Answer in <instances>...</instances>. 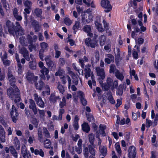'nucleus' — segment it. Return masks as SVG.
<instances>
[{"label": "nucleus", "instance_id": "f257e3e1", "mask_svg": "<svg viewBox=\"0 0 158 158\" xmlns=\"http://www.w3.org/2000/svg\"><path fill=\"white\" fill-rule=\"evenodd\" d=\"M15 24L16 26H15L13 23L8 20L6 22L5 25L4 26V27L5 29L7 28L9 33L13 35L15 34L16 36H18L24 35L23 30L19 23L16 22Z\"/></svg>", "mask_w": 158, "mask_h": 158}, {"label": "nucleus", "instance_id": "f03ea898", "mask_svg": "<svg viewBox=\"0 0 158 158\" xmlns=\"http://www.w3.org/2000/svg\"><path fill=\"white\" fill-rule=\"evenodd\" d=\"M7 95L9 98H14L15 102L17 104L18 102H20L21 98L19 96L20 92L18 88L13 89V88L10 87L7 90Z\"/></svg>", "mask_w": 158, "mask_h": 158}, {"label": "nucleus", "instance_id": "7ed1b4c3", "mask_svg": "<svg viewBox=\"0 0 158 158\" xmlns=\"http://www.w3.org/2000/svg\"><path fill=\"white\" fill-rule=\"evenodd\" d=\"M98 35L96 34H94L93 40L90 38H86L85 40V44L88 47L94 48L97 44L98 40H97Z\"/></svg>", "mask_w": 158, "mask_h": 158}, {"label": "nucleus", "instance_id": "20e7f679", "mask_svg": "<svg viewBox=\"0 0 158 158\" xmlns=\"http://www.w3.org/2000/svg\"><path fill=\"white\" fill-rule=\"evenodd\" d=\"M101 5L105 9L104 11L106 13L109 12L112 9V7L109 0H102Z\"/></svg>", "mask_w": 158, "mask_h": 158}, {"label": "nucleus", "instance_id": "39448f33", "mask_svg": "<svg viewBox=\"0 0 158 158\" xmlns=\"http://www.w3.org/2000/svg\"><path fill=\"white\" fill-rule=\"evenodd\" d=\"M26 77L28 81L31 83H35L37 81L38 79V77L37 76H35L33 73L31 72H28L26 75Z\"/></svg>", "mask_w": 158, "mask_h": 158}, {"label": "nucleus", "instance_id": "423d86ee", "mask_svg": "<svg viewBox=\"0 0 158 158\" xmlns=\"http://www.w3.org/2000/svg\"><path fill=\"white\" fill-rule=\"evenodd\" d=\"M10 115L12 121L14 123H16L18 118L19 113L18 110L14 105L12 106Z\"/></svg>", "mask_w": 158, "mask_h": 158}, {"label": "nucleus", "instance_id": "0eeeda50", "mask_svg": "<svg viewBox=\"0 0 158 158\" xmlns=\"http://www.w3.org/2000/svg\"><path fill=\"white\" fill-rule=\"evenodd\" d=\"M33 96L37 105L41 108H44L45 107V103L41 97L39 96L37 93L34 94Z\"/></svg>", "mask_w": 158, "mask_h": 158}, {"label": "nucleus", "instance_id": "6e6552de", "mask_svg": "<svg viewBox=\"0 0 158 158\" xmlns=\"http://www.w3.org/2000/svg\"><path fill=\"white\" fill-rule=\"evenodd\" d=\"M137 153L136 148L134 146H130L128 149L129 158H135Z\"/></svg>", "mask_w": 158, "mask_h": 158}, {"label": "nucleus", "instance_id": "1a4fd4ad", "mask_svg": "<svg viewBox=\"0 0 158 158\" xmlns=\"http://www.w3.org/2000/svg\"><path fill=\"white\" fill-rule=\"evenodd\" d=\"M93 16L91 15H89L87 18V15L85 13L81 15V21L82 23H88L93 21Z\"/></svg>", "mask_w": 158, "mask_h": 158}, {"label": "nucleus", "instance_id": "9d476101", "mask_svg": "<svg viewBox=\"0 0 158 158\" xmlns=\"http://www.w3.org/2000/svg\"><path fill=\"white\" fill-rule=\"evenodd\" d=\"M41 73H42V74L40 75V80L43 79L45 80L46 79L45 75H46L48 79L50 76L48 75L49 71L48 69L47 68H44L42 69L40 71Z\"/></svg>", "mask_w": 158, "mask_h": 158}, {"label": "nucleus", "instance_id": "9b49d317", "mask_svg": "<svg viewBox=\"0 0 158 158\" xmlns=\"http://www.w3.org/2000/svg\"><path fill=\"white\" fill-rule=\"evenodd\" d=\"M126 88V85L125 84H120L116 88V94L119 96H122L123 93V89H124L125 90Z\"/></svg>", "mask_w": 158, "mask_h": 158}, {"label": "nucleus", "instance_id": "f8f14e48", "mask_svg": "<svg viewBox=\"0 0 158 158\" xmlns=\"http://www.w3.org/2000/svg\"><path fill=\"white\" fill-rule=\"evenodd\" d=\"M15 59L17 63V67L18 68V72L19 74H21L23 72L21 64L20 63L19 55L16 53L15 55Z\"/></svg>", "mask_w": 158, "mask_h": 158}, {"label": "nucleus", "instance_id": "ddd939ff", "mask_svg": "<svg viewBox=\"0 0 158 158\" xmlns=\"http://www.w3.org/2000/svg\"><path fill=\"white\" fill-rule=\"evenodd\" d=\"M5 132L2 126L0 125V143L5 142Z\"/></svg>", "mask_w": 158, "mask_h": 158}, {"label": "nucleus", "instance_id": "4468645a", "mask_svg": "<svg viewBox=\"0 0 158 158\" xmlns=\"http://www.w3.org/2000/svg\"><path fill=\"white\" fill-rule=\"evenodd\" d=\"M31 151L32 153H34L35 155H39L41 157H44V153L42 149H40V150L38 149L35 150L33 147H31Z\"/></svg>", "mask_w": 158, "mask_h": 158}, {"label": "nucleus", "instance_id": "2eb2a0df", "mask_svg": "<svg viewBox=\"0 0 158 158\" xmlns=\"http://www.w3.org/2000/svg\"><path fill=\"white\" fill-rule=\"evenodd\" d=\"M82 130L84 132L88 133L89 131L90 128L88 123L84 122L81 125Z\"/></svg>", "mask_w": 158, "mask_h": 158}, {"label": "nucleus", "instance_id": "dca6fc26", "mask_svg": "<svg viewBox=\"0 0 158 158\" xmlns=\"http://www.w3.org/2000/svg\"><path fill=\"white\" fill-rule=\"evenodd\" d=\"M34 84L36 89L40 90H41L45 85L44 82L42 80H40L39 84L37 81L35 82Z\"/></svg>", "mask_w": 158, "mask_h": 158}, {"label": "nucleus", "instance_id": "f3484780", "mask_svg": "<svg viewBox=\"0 0 158 158\" xmlns=\"http://www.w3.org/2000/svg\"><path fill=\"white\" fill-rule=\"evenodd\" d=\"M100 58L99 54V53H96L95 55V58L94 57H92L91 58V63L92 65L96 64L99 61Z\"/></svg>", "mask_w": 158, "mask_h": 158}, {"label": "nucleus", "instance_id": "a211bd4d", "mask_svg": "<svg viewBox=\"0 0 158 158\" xmlns=\"http://www.w3.org/2000/svg\"><path fill=\"white\" fill-rule=\"evenodd\" d=\"M32 25L34 28V29L35 32H38L40 30V26L39 22L36 20H33L31 23Z\"/></svg>", "mask_w": 158, "mask_h": 158}, {"label": "nucleus", "instance_id": "6ab92c4d", "mask_svg": "<svg viewBox=\"0 0 158 158\" xmlns=\"http://www.w3.org/2000/svg\"><path fill=\"white\" fill-rule=\"evenodd\" d=\"M99 133L101 134L102 136H105L106 135V133L105 132V130L106 128V125L100 124L99 126Z\"/></svg>", "mask_w": 158, "mask_h": 158}, {"label": "nucleus", "instance_id": "aec40b11", "mask_svg": "<svg viewBox=\"0 0 158 158\" xmlns=\"http://www.w3.org/2000/svg\"><path fill=\"white\" fill-rule=\"evenodd\" d=\"M57 99H59L60 101L61 100V98L59 96H56L54 94H51L50 96L49 101L53 103H56Z\"/></svg>", "mask_w": 158, "mask_h": 158}, {"label": "nucleus", "instance_id": "412c9836", "mask_svg": "<svg viewBox=\"0 0 158 158\" xmlns=\"http://www.w3.org/2000/svg\"><path fill=\"white\" fill-rule=\"evenodd\" d=\"M97 71L98 75L100 76L101 79H104L105 78V73L104 69H99Z\"/></svg>", "mask_w": 158, "mask_h": 158}, {"label": "nucleus", "instance_id": "4be33fe9", "mask_svg": "<svg viewBox=\"0 0 158 158\" xmlns=\"http://www.w3.org/2000/svg\"><path fill=\"white\" fill-rule=\"evenodd\" d=\"M107 95H108L107 99L109 101L110 103L112 104H114L115 101L113 98L111 92L110 91L108 92L107 93Z\"/></svg>", "mask_w": 158, "mask_h": 158}, {"label": "nucleus", "instance_id": "5701e85b", "mask_svg": "<svg viewBox=\"0 0 158 158\" xmlns=\"http://www.w3.org/2000/svg\"><path fill=\"white\" fill-rule=\"evenodd\" d=\"M81 93L79 97L80 102L83 106H85L87 104V101L84 97L83 92H81Z\"/></svg>", "mask_w": 158, "mask_h": 158}, {"label": "nucleus", "instance_id": "b1692460", "mask_svg": "<svg viewBox=\"0 0 158 158\" xmlns=\"http://www.w3.org/2000/svg\"><path fill=\"white\" fill-rule=\"evenodd\" d=\"M34 12L37 17L40 18L42 17V9L38 8H36L34 10Z\"/></svg>", "mask_w": 158, "mask_h": 158}, {"label": "nucleus", "instance_id": "393cba45", "mask_svg": "<svg viewBox=\"0 0 158 158\" xmlns=\"http://www.w3.org/2000/svg\"><path fill=\"white\" fill-rule=\"evenodd\" d=\"M115 75L117 79L121 81H122L124 79V77L123 74L121 73L118 70L115 72Z\"/></svg>", "mask_w": 158, "mask_h": 158}, {"label": "nucleus", "instance_id": "a878e982", "mask_svg": "<svg viewBox=\"0 0 158 158\" xmlns=\"http://www.w3.org/2000/svg\"><path fill=\"white\" fill-rule=\"evenodd\" d=\"M106 40V37L104 35H101L99 38L100 45L101 46L104 45Z\"/></svg>", "mask_w": 158, "mask_h": 158}, {"label": "nucleus", "instance_id": "bb28decb", "mask_svg": "<svg viewBox=\"0 0 158 158\" xmlns=\"http://www.w3.org/2000/svg\"><path fill=\"white\" fill-rule=\"evenodd\" d=\"M41 49L40 51L44 52L45 50H47V47H48V44L45 42H42L40 44Z\"/></svg>", "mask_w": 158, "mask_h": 158}, {"label": "nucleus", "instance_id": "cd10ccee", "mask_svg": "<svg viewBox=\"0 0 158 158\" xmlns=\"http://www.w3.org/2000/svg\"><path fill=\"white\" fill-rule=\"evenodd\" d=\"M35 60H31L29 63V67L31 69L35 70L36 69V66Z\"/></svg>", "mask_w": 158, "mask_h": 158}, {"label": "nucleus", "instance_id": "c85d7f7f", "mask_svg": "<svg viewBox=\"0 0 158 158\" xmlns=\"http://www.w3.org/2000/svg\"><path fill=\"white\" fill-rule=\"evenodd\" d=\"M10 153L15 157L17 158L18 157V154L14 148V146H10Z\"/></svg>", "mask_w": 158, "mask_h": 158}, {"label": "nucleus", "instance_id": "c756f323", "mask_svg": "<svg viewBox=\"0 0 158 158\" xmlns=\"http://www.w3.org/2000/svg\"><path fill=\"white\" fill-rule=\"evenodd\" d=\"M88 148L90 153L93 156L95 155V150L92 145H88Z\"/></svg>", "mask_w": 158, "mask_h": 158}, {"label": "nucleus", "instance_id": "7c9ffc66", "mask_svg": "<svg viewBox=\"0 0 158 158\" xmlns=\"http://www.w3.org/2000/svg\"><path fill=\"white\" fill-rule=\"evenodd\" d=\"M45 60L48 66L49 67L53 66L54 65L53 62L47 56L46 57Z\"/></svg>", "mask_w": 158, "mask_h": 158}, {"label": "nucleus", "instance_id": "2f4dec72", "mask_svg": "<svg viewBox=\"0 0 158 158\" xmlns=\"http://www.w3.org/2000/svg\"><path fill=\"white\" fill-rule=\"evenodd\" d=\"M35 38H34L33 39L32 36L28 34L27 35V39L29 44L33 43V40L34 41H35V40H36V37L35 35Z\"/></svg>", "mask_w": 158, "mask_h": 158}, {"label": "nucleus", "instance_id": "473e14b6", "mask_svg": "<svg viewBox=\"0 0 158 158\" xmlns=\"http://www.w3.org/2000/svg\"><path fill=\"white\" fill-rule=\"evenodd\" d=\"M89 142L91 145H94V136L93 133L89 135Z\"/></svg>", "mask_w": 158, "mask_h": 158}, {"label": "nucleus", "instance_id": "72a5a7b5", "mask_svg": "<svg viewBox=\"0 0 158 158\" xmlns=\"http://www.w3.org/2000/svg\"><path fill=\"white\" fill-rule=\"evenodd\" d=\"M85 72V76L86 78L87 79L88 77H90V73L91 69L90 68H85L84 70Z\"/></svg>", "mask_w": 158, "mask_h": 158}, {"label": "nucleus", "instance_id": "f704fd0d", "mask_svg": "<svg viewBox=\"0 0 158 158\" xmlns=\"http://www.w3.org/2000/svg\"><path fill=\"white\" fill-rule=\"evenodd\" d=\"M43 131L44 135L45 137L47 138H49L50 137V133L46 127H43Z\"/></svg>", "mask_w": 158, "mask_h": 158}, {"label": "nucleus", "instance_id": "c9c22d12", "mask_svg": "<svg viewBox=\"0 0 158 158\" xmlns=\"http://www.w3.org/2000/svg\"><path fill=\"white\" fill-rule=\"evenodd\" d=\"M89 150L88 148L85 147L83 150V154L86 158H88L89 157Z\"/></svg>", "mask_w": 158, "mask_h": 158}, {"label": "nucleus", "instance_id": "e433bc0d", "mask_svg": "<svg viewBox=\"0 0 158 158\" xmlns=\"http://www.w3.org/2000/svg\"><path fill=\"white\" fill-rule=\"evenodd\" d=\"M86 115L87 120L89 122H90L94 120V118L92 114L89 113L87 114L86 113Z\"/></svg>", "mask_w": 158, "mask_h": 158}, {"label": "nucleus", "instance_id": "4c0bfd02", "mask_svg": "<svg viewBox=\"0 0 158 158\" xmlns=\"http://www.w3.org/2000/svg\"><path fill=\"white\" fill-rule=\"evenodd\" d=\"M80 26V23L78 21H76L75 23L73 26V30H78Z\"/></svg>", "mask_w": 158, "mask_h": 158}, {"label": "nucleus", "instance_id": "58836bf2", "mask_svg": "<svg viewBox=\"0 0 158 158\" xmlns=\"http://www.w3.org/2000/svg\"><path fill=\"white\" fill-rule=\"evenodd\" d=\"M100 152L102 155L105 157L107 152V148L105 147H103L102 148L100 149Z\"/></svg>", "mask_w": 158, "mask_h": 158}, {"label": "nucleus", "instance_id": "ea45409f", "mask_svg": "<svg viewBox=\"0 0 158 158\" xmlns=\"http://www.w3.org/2000/svg\"><path fill=\"white\" fill-rule=\"evenodd\" d=\"M118 81L117 80H115L113 82L112 86L111 87V89L113 90L115 88H117L118 87Z\"/></svg>", "mask_w": 158, "mask_h": 158}, {"label": "nucleus", "instance_id": "a19ab883", "mask_svg": "<svg viewBox=\"0 0 158 158\" xmlns=\"http://www.w3.org/2000/svg\"><path fill=\"white\" fill-rule=\"evenodd\" d=\"M32 4L31 2L28 0H26L24 3L25 6L26 7L28 8V9H31Z\"/></svg>", "mask_w": 158, "mask_h": 158}, {"label": "nucleus", "instance_id": "79ce46f5", "mask_svg": "<svg viewBox=\"0 0 158 158\" xmlns=\"http://www.w3.org/2000/svg\"><path fill=\"white\" fill-rule=\"evenodd\" d=\"M29 109L31 110V112H33L34 115H36L38 113V110L36 106L32 107L29 108Z\"/></svg>", "mask_w": 158, "mask_h": 158}, {"label": "nucleus", "instance_id": "37998d69", "mask_svg": "<svg viewBox=\"0 0 158 158\" xmlns=\"http://www.w3.org/2000/svg\"><path fill=\"white\" fill-rule=\"evenodd\" d=\"M91 27L89 25H86L84 26L83 28V31L87 33L90 31H91Z\"/></svg>", "mask_w": 158, "mask_h": 158}, {"label": "nucleus", "instance_id": "c03bdc74", "mask_svg": "<svg viewBox=\"0 0 158 158\" xmlns=\"http://www.w3.org/2000/svg\"><path fill=\"white\" fill-rule=\"evenodd\" d=\"M57 88L60 92L63 94L64 92V86L58 84Z\"/></svg>", "mask_w": 158, "mask_h": 158}, {"label": "nucleus", "instance_id": "a18cd8bd", "mask_svg": "<svg viewBox=\"0 0 158 158\" xmlns=\"http://www.w3.org/2000/svg\"><path fill=\"white\" fill-rule=\"evenodd\" d=\"M21 53L23 55V57L29 54V52L27 49L24 48L21 50Z\"/></svg>", "mask_w": 158, "mask_h": 158}, {"label": "nucleus", "instance_id": "49530a36", "mask_svg": "<svg viewBox=\"0 0 158 158\" xmlns=\"http://www.w3.org/2000/svg\"><path fill=\"white\" fill-rule=\"evenodd\" d=\"M21 53L23 55V57L29 54V52L27 49L24 48L21 50Z\"/></svg>", "mask_w": 158, "mask_h": 158}, {"label": "nucleus", "instance_id": "de8ad7c7", "mask_svg": "<svg viewBox=\"0 0 158 158\" xmlns=\"http://www.w3.org/2000/svg\"><path fill=\"white\" fill-rule=\"evenodd\" d=\"M95 25L97 26V29L99 31L102 32L103 31V28L102 27V24L98 22H96Z\"/></svg>", "mask_w": 158, "mask_h": 158}, {"label": "nucleus", "instance_id": "09e8293b", "mask_svg": "<svg viewBox=\"0 0 158 158\" xmlns=\"http://www.w3.org/2000/svg\"><path fill=\"white\" fill-rule=\"evenodd\" d=\"M92 127L94 129L93 131L94 132L96 131V135H99V132L98 131H97L98 126L95 123H92Z\"/></svg>", "mask_w": 158, "mask_h": 158}, {"label": "nucleus", "instance_id": "8fccbe9b", "mask_svg": "<svg viewBox=\"0 0 158 158\" xmlns=\"http://www.w3.org/2000/svg\"><path fill=\"white\" fill-rule=\"evenodd\" d=\"M64 23L67 26H69L72 23V22L70 19L66 17L64 19Z\"/></svg>", "mask_w": 158, "mask_h": 158}, {"label": "nucleus", "instance_id": "3c124183", "mask_svg": "<svg viewBox=\"0 0 158 158\" xmlns=\"http://www.w3.org/2000/svg\"><path fill=\"white\" fill-rule=\"evenodd\" d=\"M29 108L34 107L36 106V104L35 101L32 99L30 98L29 99Z\"/></svg>", "mask_w": 158, "mask_h": 158}, {"label": "nucleus", "instance_id": "603ef678", "mask_svg": "<svg viewBox=\"0 0 158 158\" xmlns=\"http://www.w3.org/2000/svg\"><path fill=\"white\" fill-rule=\"evenodd\" d=\"M23 158H32L31 155L29 151L27 152L24 153L22 154Z\"/></svg>", "mask_w": 158, "mask_h": 158}, {"label": "nucleus", "instance_id": "864d4df0", "mask_svg": "<svg viewBox=\"0 0 158 158\" xmlns=\"http://www.w3.org/2000/svg\"><path fill=\"white\" fill-rule=\"evenodd\" d=\"M122 98H120L119 99L117 100V103L115 105V106L116 108H118L122 104Z\"/></svg>", "mask_w": 158, "mask_h": 158}, {"label": "nucleus", "instance_id": "5fc2aeb1", "mask_svg": "<svg viewBox=\"0 0 158 158\" xmlns=\"http://www.w3.org/2000/svg\"><path fill=\"white\" fill-rule=\"evenodd\" d=\"M102 87L105 91H108L111 87L106 83H105L102 85Z\"/></svg>", "mask_w": 158, "mask_h": 158}, {"label": "nucleus", "instance_id": "6e6d98bb", "mask_svg": "<svg viewBox=\"0 0 158 158\" xmlns=\"http://www.w3.org/2000/svg\"><path fill=\"white\" fill-rule=\"evenodd\" d=\"M28 48L30 52H31L33 50L35 49L36 48V46L35 44H33V43L29 44Z\"/></svg>", "mask_w": 158, "mask_h": 158}, {"label": "nucleus", "instance_id": "4d7b16f0", "mask_svg": "<svg viewBox=\"0 0 158 158\" xmlns=\"http://www.w3.org/2000/svg\"><path fill=\"white\" fill-rule=\"evenodd\" d=\"M38 139L39 141L40 142H42L43 141V135L42 134V132L41 131H38Z\"/></svg>", "mask_w": 158, "mask_h": 158}, {"label": "nucleus", "instance_id": "13d9d810", "mask_svg": "<svg viewBox=\"0 0 158 158\" xmlns=\"http://www.w3.org/2000/svg\"><path fill=\"white\" fill-rule=\"evenodd\" d=\"M113 82V80L111 78L108 77L106 80L107 84L111 87Z\"/></svg>", "mask_w": 158, "mask_h": 158}, {"label": "nucleus", "instance_id": "bf43d9fd", "mask_svg": "<svg viewBox=\"0 0 158 158\" xmlns=\"http://www.w3.org/2000/svg\"><path fill=\"white\" fill-rule=\"evenodd\" d=\"M28 152L26 148V146L25 145H23L22 146L21 148V153L22 154L24 153L27 152Z\"/></svg>", "mask_w": 158, "mask_h": 158}, {"label": "nucleus", "instance_id": "052dcab7", "mask_svg": "<svg viewBox=\"0 0 158 158\" xmlns=\"http://www.w3.org/2000/svg\"><path fill=\"white\" fill-rule=\"evenodd\" d=\"M132 55L133 58L135 59L136 60L138 58V52L135 50V49H134V51H133Z\"/></svg>", "mask_w": 158, "mask_h": 158}, {"label": "nucleus", "instance_id": "680f3d73", "mask_svg": "<svg viewBox=\"0 0 158 158\" xmlns=\"http://www.w3.org/2000/svg\"><path fill=\"white\" fill-rule=\"evenodd\" d=\"M63 70L62 69H59L58 71L56 72L55 73L56 76H61L63 74Z\"/></svg>", "mask_w": 158, "mask_h": 158}, {"label": "nucleus", "instance_id": "e2e57ef3", "mask_svg": "<svg viewBox=\"0 0 158 158\" xmlns=\"http://www.w3.org/2000/svg\"><path fill=\"white\" fill-rule=\"evenodd\" d=\"M115 67L114 65L113 64H111L110 65L109 72L110 73H114L115 71Z\"/></svg>", "mask_w": 158, "mask_h": 158}, {"label": "nucleus", "instance_id": "0e129e2a", "mask_svg": "<svg viewBox=\"0 0 158 158\" xmlns=\"http://www.w3.org/2000/svg\"><path fill=\"white\" fill-rule=\"evenodd\" d=\"M128 5L130 6H132L133 5L135 6H137V2L136 0H133V1L131 0L129 3Z\"/></svg>", "mask_w": 158, "mask_h": 158}, {"label": "nucleus", "instance_id": "69168bd1", "mask_svg": "<svg viewBox=\"0 0 158 158\" xmlns=\"http://www.w3.org/2000/svg\"><path fill=\"white\" fill-rule=\"evenodd\" d=\"M115 148L117 152L120 153L121 152V150L119 144H117L116 143L115 145Z\"/></svg>", "mask_w": 158, "mask_h": 158}, {"label": "nucleus", "instance_id": "338daca9", "mask_svg": "<svg viewBox=\"0 0 158 158\" xmlns=\"http://www.w3.org/2000/svg\"><path fill=\"white\" fill-rule=\"evenodd\" d=\"M28 9V8H26L24 9V12L23 13L25 15V18H26L27 17V14H29L30 13V11L29 10L30 9Z\"/></svg>", "mask_w": 158, "mask_h": 158}, {"label": "nucleus", "instance_id": "774afa93", "mask_svg": "<svg viewBox=\"0 0 158 158\" xmlns=\"http://www.w3.org/2000/svg\"><path fill=\"white\" fill-rule=\"evenodd\" d=\"M32 123L34 125L35 127H37L38 122L36 118H35L33 119L32 121Z\"/></svg>", "mask_w": 158, "mask_h": 158}]
</instances>
